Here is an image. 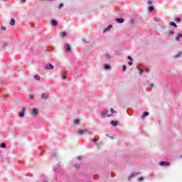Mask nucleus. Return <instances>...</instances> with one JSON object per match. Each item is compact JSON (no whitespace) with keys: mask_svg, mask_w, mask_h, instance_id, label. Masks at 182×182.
<instances>
[{"mask_svg":"<svg viewBox=\"0 0 182 182\" xmlns=\"http://www.w3.org/2000/svg\"><path fill=\"white\" fill-rule=\"evenodd\" d=\"M47 1H54V0H47Z\"/></svg>","mask_w":182,"mask_h":182,"instance_id":"50","label":"nucleus"},{"mask_svg":"<svg viewBox=\"0 0 182 182\" xmlns=\"http://www.w3.org/2000/svg\"><path fill=\"white\" fill-rule=\"evenodd\" d=\"M128 59H129V60H133V58L130 55L128 56Z\"/></svg>","mask_w":182,"mask_h":182,"instance_id":"43","label":"nucleus"},{"mask_svg":"<svg viewBox=\"0 0 182 182\" xmlns=\"http://www.w3.org/2000/svg\"><path fill=\"white\" fill-rule=\"evenodd\" d=\"M154 21L155 22H160V18H157V17H154Z\"/></svg>","mask_w":182,"mask_h":182,"instance_id":"31","label":"nucleus"},{"mask_svg":"<svg viewBox=\"0 0 182 182\" xmlns=\"http://www.w3.org/2000/svg\"><path fill=\"white\" fill-rule=\"evenodd\" d=\"M29 99H30V100H33L35 99V95H29Z\"/></svg>","mask_w":182,"mask_h":182,"instance_id":"30","label":"nucleus"},{"mask_svg":"<svg viewBox=\"0 0 182 182\" xmlns=\"http://www.w3.org/2000/svg\"><path fill=\"white\" fill-rule=\"evenodd\" d=\"M107 113H109V110L104 109L101 112L100 116H102V117H105V116H107Z\"/></svg>","mask_w":182,"mask_h":182,"instance_id":"5","label":"nucleus"},{"mask_svg":"<svg viewBox=\"0 0 182 182\" xmlns=\"http://www.w3.org/2000/svg\"><path fill=\"white\" fill-rule=\"evenodd\" d=\"M0 149H6V144L5 143H1L0 144Z\"/></svg>","mask_w":182,"mask_h":182,"instance_id":"21","label":"nucleus"},{"mask_svg":"<svg viewBox=\"0 0 182 182\" xmlns=\"http://www.w3.org/2000/svg\"><path fill=\"white\" fill-rule=\"evenodd\" d=\"M73 123H74V124H79L80 123V119H74Z\"/></svg>","mask_w":182,"mask_h":182,"instance_id":"22","label":"nucleus"},{"mask_svg":"<svg viewBox=\"0 0 182 182\" xmlns=\"http://www.w3.org/2000/svg\"><path fill=\"white\" fill-rule=\"evenodd\" d=\"M128 65H129V66H132L133 65V60H130L129 62H128Z\"/></svg>","mask_w":182,"mask_h":182,"instance_id":"37","label":"nucleus"},{"mask_svg":"<svg viewBox=\"0 0 182 182\" xmlns=\"http://www.w3.org/2000/svg\"><path fill=\"white\" fill-rule=\"evenodd\" d=\"M19 117H23L25 116V108H23V110L18 113Z\"/></svg>","mask_w":182,"mask_h":182,"instance_id":"11","label":"nucleus"},{"mask_svg":"<svg viewBox=\"0 0 182 182\" xmlns=\"http://www.w3.org/2000/svg\"><path fill=\"white\" fill-rule=\"evenodd\" d=\"M77 133H78V134L82 135V134H83L85 133V130H83V129H79V130L77 131Z\"/></svg>","mask_w":182,"mask_h":182,"instance_id":"26","label":"nucleus"},{"mask_svg":"<svg viewBox=\"0 0 182 182\" xmlns=\"http://www.w3.org/2000/svg\"><path fill=\"white\" fill-rule=\"evenodd\" d=\"M181 56V52H179L177 55H174V58L177 59V58H180Z\"/></svg>","mask_w":182,"mask_h":182,"instance_id":"29","label":"nucleus"},{"mask_svg":"<svg viewBox=\"0 0 182 182\" xmlns=\"http://www.w3.org/2000/svg\"><path fill=\"white\" fill-rule=\"evenodd\" d=\"M146 72H149V70H146Z\"/></svg>","mask_w":182,"mask_h":182,"instance_id":"52","label":"nucleus"},{"mask_svg":"<svg viewBox=\"0 0 182 182\" xmlns=\"http://www.w3.org/2000/svg\"><path fill=\"white\" fill-rule=\"evenodd\" d=\"M180 39H182V34L178 33V36L176 37V41L180 42Z\"/></svg>","mask_w":182,"mask_h":182,"instance_id":"13","label":"nucleus"},{"mask_svg":"<svg viewBox=\"0 0 182 182\" xmlns=\"http://www.w3.org/2000/svg\"><path fill=\"white\" fill-rule=\"evenodd\" d=\"M34 79L36 80H41V76H39L38 75H34Z\"/></svg>","mask_w":182,"mask_h":182,"instance_id":"25","label":"nucleus"},{"mask_svg":"<svg viewBox=\"0 0 182 182\" xmlns=\"http://www.w3.org/2000/svg\"><path fill=\"white\" fill-rule=\"evenodd\" d=\"M61 8H63V3H60L58 6V9H61Z\"/></svg>","mask_w":182,"mask_h":182,"instance_id":"33","label":"nucleus"},{"mask_svg":"<svg viewBox=\"0 0 182 182\" xmlns=\"http://www.w3.org/2000/svg\"><path fill=\"white\" fill-rule=\"evenodd\" d=\"M58 167H59V164H58L55 166H54L53 167V171H56V170L58 169Z\"/></svg>","mask_w":182,"mask_h":182,"instance_id":"27","label":"nucleus"},{"mask_svg":"<svg viewBox=\"0 0 182 182\" xmlns=\"http://www.w3.org/2000/svg\"><path fill=\"white\" fill-rule=\"evenodd\" d=\"M90 141H92L93 143H95V144H96V143H97V139H96L95 138H91Z\"/></svg>","mask_w":182,"mask_h":182,"instance_id":"28","label":"nucleus"},{"mask_svg":"<svg viewBox=\"0 0 182 182\" xmlns=\"http://www.w3.org/2000/svg\"><path fill=\"white\" fill-rule=\"evenodd\" d=\"M77 160L81 161V160H82V158H81L80 156H77Z\"/></svg>","mask_w":182,"mask_h":182,"instance_id":"45","label":"nucleus"},{"mask_svg":"<svg viewBox=\"0 0 182 182\" xmlns=\"http://www.w3.org/2000/svg\"><path fill=\"white\" fill-rule=\"evenodd\" d=\"M10 25L11 26H15V20L14 18H11L10 21Z\"/></svg>","mask_w":182,"mask_h":182,"instance_id":"23","label":"nucleus"},{"mask_svg":"<svg viewBox=\"0 0 182 182\" xmlns=\"http://www.w3.org/2000/svg\"><path fill=\"white\" fill-rule=\"evenodd\" d=\"M148 11H149V12H153V11H154V6H149Z\"/></svg>","mask_w":182,"mask_h":182,"instance_id":"18","label":"nucleus"},{"mask_svg":"<svg viewBox=\"0 0 182 182\" xmlns=\"http://www.w3.org/2000/svg\"><path fill=\"white\" fill-rule=\"evenodd\" d=\"M50 23L52 26H58V21L55 20H51Z\"/></svg>","mask_w":182,"mask_h":182,"instance_id":"15","label":"nucleus"},{"mask_svg":"<svg viewBox=\"0 0 182 182\" xmlns=\"http://www.w3.org/2000/svg\"><path fill=\"white\" fill-rule=\"evenodd\" d=\"M52 157H55L56 156V152L54 151L51 154Z\"/></svg>","mask_w":182,"mask_h":182,"instance_id":"39","label":"nucleus"},{"mask_svg":"<svg viewBox=\"0 0 182 182\" xmlns=\"http://www.w3.org/2000/svg\"><path fill=\"white\" fill-rule=\"evenodd\" d=\"M112 28H113V25L109 24L107 28H105L103 30V33H106V32L110 31V29H112Z\"/></svg>","mask_w":182,"mask_h":182,"instance_id":"4","label":"nucleus"},{"mask_svg":"<svg viewBox=\"0 0 182 182\" xmlns=\"http://www.w3.org/2000/svg\"><path fill=\"white\" fill-rule=\"evenodd\" d=\"M104 69L105 70H111L112 65H110L109 64H104Z\"/></svg>","mask_w":182,"mask_h":182,"instance_id":"6","label":"nucleus"},{"mask_svg":"<svg viewBox=\"0 0 182 182\" xmlns=\"http://www.w3.org/2000/svg\"><path fill=\"white\" fill-rule=\"evenodd\" d=\"M111 116H112L111 114H109L107 115V117H111Z\"/></svg>","mask_w":182,"mask_h":182,"instance_id":"48","label":"nucleus"},{"mask_svg":"<svg viewBox=\"0 0 182 182\" xmlns=\"http://www.w3.org/2000/svg\"><path fill=\"white\" fill-rule=\"evenodd\" d=\"M110 124L114 126V127H116V126H117V124H119V122L112 120L110 122Z\"/></svg>","mask_w":182,"mask_h":182,"instance_id":"12","label":"nucleus"},{"mask_svg":"<svg viewBox=\"0 0 182 182\" xmlns=\"http://www.w3.org/2000/svg\"><path fill=\"white\" fill-rule=\"evenodd\" d=\"M159 166H170V163L166 162V161H161L159 163Z\"/></svg>","mask_w":182,"mask_h":182,"instance_id":"9","label":"nucleus"},{"mask_svg":"<svg viewBox=\"0 0 182 182\" xmlns=\"http://www.w3.org/2000/svg\"><path fill=\"white\" fill-rule=\"evenodd\" d=\"M1 31H6V27L1 26Z\"/></svg>","mask_w":182,"mask_h":182,"instance_id":"41","label":"nucleus"},{"mask_svg":"<svg viewBox=\"0 0 182 182\" xmlns=\"http://www.w3.org/2000/svg\"><path fill=\"white\" fill-rule=\"evenodd\" d=\"M67 35H68V33H66V32H61L60 33V38H65V36H67Z\"/></svg>","mask_w":182,"mask_h":182,"instance_id":"19","label":"nucleus"},{"mask_svg":"<svg viewBox=\"0 0 182 182\" xmlns=\"http://www.w3.org/2000/svg\"><path fill=\"white\" fill-rule=\"evenodd\" d=\"M4 1H9V0H4Z\"/></svg>","mask_w":182,"mask_h":182,"instance_id":"51","label":"nucleus"},{"mask_svg":"<svg viewBox=\"0 0 182 182\" xmlns=\"http://www.w3.org/2000/svg\"><path fill=\"white\" fill-rule=\"evenodd\" d=\"M55 67L53 66V65L48 63L47 65L45 66L44 69H46V70H52V69H53Z\"/></svg>","mask_w":182,"mask_h":182,"instance_id":"2","label":"nucleus"},{"mask_svg":"<svg viewBox=\"0 0 182 182\" xmlns=\"http://www.w3.org/2000/svg\"><path fill=\"white\" fill-rule=\"evenodd\" d=\"M174 34V32H173V31H170L169 33H168V35H173Z\"/></svg>","mask_w":182,"mask_h":182,"instance_id":"44","label":"nucleus"},{"mask_svg":"<svg viewBox=\"0 0 182 182\" xmlns=\"http://www.w3.org/2000/svg\"><path fill=\"white\" fill-rule=\"evenodd\" d=\"M115 21L117 22V23H123V22H124V18H116Z\"/></svg>","mask_w":182,"mask_h":182,"instance_id":"10","label":"nucleus"},{"mask_svg":"<svg viewBox=\"0 0 182 182\" xmlns=\"http://www.w3.org/2000/svg\"><path fill=\"white\" fill-rule=\"evenodd\" d=\"M43 182H48V181H43Z\"/></svg>","mask_w":182,"mask_h":182,"instance_id":"55","label":"nucleus"},{"mask_svg":"<svg viewBox=\"0 0 182 182\" xmlns=\"http://www.w3.org/2000/svg\"><path fill=\"white\" fill-rule=\"evenodd\" d=\"M112 58V55H110V54L107 53L105 55V59H107V60H110Z\"/></svg>","mask_w":182,"mask_h":182,"instance_id":"16","label":"nucleus"},{"mask_svg":"<svg viewBox=\"0 0 182 182\" xmlns=\"http://www.w3.org/2000/svg\"><path fill=\"white\" fill-rule=\"evenodd\" d=\"M139 173L137 172H133L130 174V176L128 178V181H130V180H132V178H133V177H136V176H139Z\"/></svg>","mask_w":182,"mask_h":182,"instance_id":"3","label":"nucleus"},{"mask_svg":"<svg viewBox=\"0 0 182 182\" xmlns=\"http://www.w3.org/2000/svg\"><path fill=\"white\" fill-rule=\"evenodd\" d=\"M153 1L151 0L148 1V5H152Z\"/></svg>","mask_w":182,"mask_h":182,"instance_id":"40","label":"nucleus"},{"mask_svg":"<svg viewBox=\"0 0 182 182\" xmlns=\"http://www.w3.org/2000/svg\"><path fill=\"white\" fill-rule=\"evenodd\" d=\"M22 4H25L26 2V0H21Z\"/></svg>","mask_w":182,"mask_h":182,"instance_id":"46","label":"nucleus"},{"mask_svg":"<svg viewBox=\"0 0 182 182\" xmlns=\"http://www.w3.org/2000/svg\"><path fill=\"white\" fill-rule=\"evenodd\" d=\"M169 25L171 26H173V28H177V24L175 22H173V21L170 22Z\"/></svg>","mask_w":182,"mask_h":182,"instance_id":"20","label":"nucleus"},{"mask_svg":"<svg viewBox=\"0 0 182 182\" xmlns=\"http://www.w3.org/2000/svg\"><path fill=\"white\" fill-rule=\"evenodd\" d=\"M68 73L66 71L64 72V73L62 75V79L63 80H66Z\"/></svg>","mask_w":182,"mask_h":182,"instance_id":"17","label":"nucleus"},{"mask_svg":"<svg viewBox=\"0 0 182 182\" xmlns=\"http://www.w3.org/2000/svg\"><path fill=\"white\" fill-rule=\"evenodd\" d=\"M149 112H143L141 117V119H144V117L149 116Z\"/></svg>","mask_w":182,"mask_h":182,"instance_id":"14","label":"nucleus"},{"mask_svg":"<svg viewBox=\"0 0 182 182\" xmlns=\"http://www.w3.org/2000/svg\"><path fill=\"white\" fill-rule=\"evenodd\" d=\"M150 86H151V87H153V84H151Z\"/></svg>","mask_w":182,"mask_h":182,"instance_id":"49","label":"nucleus"},{"mask_svg":"<svg viewBox=\"0 0 182 182\" xmlns=\"http://www.w3.org/2000/svg\"><path fill=\"white\" fill-rule=\"evenodd\" d=\"M8 46V44L4 43L3 44V49H6V47Z\"/></svg>","mask_w":182,"mask_h":182,"instance_id":"34","label":"nucleus"},{"mask_svg":"<svg viewBox=\"0 0 182 182\" xmlns=\"http://www.w3.org/2000/svg\"><path fill=\"white\" fill-rule=\"evenodd\" d=\"M75 167L76 168H79V167H80V165L76 164L75 165Z\"/></svg>","mask_w":182,"mask_h":182,"instance_id":"42","label":"nucleus"},{"mask_svg":"<svg viewBox=\"0 0 182 182\" xmlns=\"http://www.w3.org/2000/svg\"><path fill=\"white\" fill-rule=\"evenodd\" d=\"M110 112H111V113H116V111H114V109H113V108H110Z\"/></svg>","mask_w":182,"mask_h":182,"instance_id":"35","label":"nucleus"},{"mask_svg":"<svg viewBox=\"0 0 182 182\" xmlns=\"http://www.w3.org/2000/svg\"><path fill=\"white\" fill-rule=\"evenodd\" d=\"M48 98L49 97L46 93L43 92L41 94V99H43V100H48Z\"/></svg>","mask_w":182,"mask_h":182,"instance_id":"8","label":"nucleus"},{"mask_svg":"<svg viewBox=\"0 0 182 182\" xmlns=\"http://www.w3.org/2000/svg\"><path fill=\"white\" fill-rule=\"evenodd\" d=\"M31 114V116H38L39 114V110L37 108H33Z\"/></svg>","mask_w":182,"mask_h":182,"instance_id":"1","label":"nucleus"},{"mask_svg":"<svg viewBox=\"0 0 182 182\" xmlns=\"http://www.w3.org/2000/svg\"><path fill=\"white\" fill-rule=\"evenodd\" d=\"M137 69L139 71V75H143V73H144V70L140 68V67H137Z\"/></svg>","mask_w":182,"mask_h":182,"instance_id":"24","label":"nucleus"},{"mask_svg":"<svg viewBox=\"0 0 182 182\" xmlns=\"http://www.w3.org/2000/svg\"><path fill=\"white\" fill-rule=\"evenodd\" d=\"M143 180H144L143 177L138 178V181H143Z\"/></svg>","mask_w":182,"mask_h":182,"instance_id":"36","label":"nucleus"},{"mask_svg":"<svg viewBox=\"0 0 182 182\" xmlns=\"http://www.w3.org/2000/svg\"><path fill=\"white\" fill-rule=\"evenodd\" d=\"M65 49L66 52H70L72 50V48H70V45L68 43L65 45Z\"/></svg>","mask_w":182,"mask_h":182,"instance_id":"7","label":"nucleus"},{"mask_svg":"<svg viewBox=\"0 0 182 182\" xmlns=\"http://www.w3.org/2000/svg\"><path fill=\"white\" fill-rule=\"evenodd\" d=\"M112 177H114V175H112Z\"/></svg>","mask_w":182,"mask_h":182,"instance_id":"54","label":"nucleus"},{"mask_svg":"<svg viewBox=\"0 0 182 182\" xmlns=\"http://www.w3.org/2000/svg\"><path fill=\"white\" fill-rule=\"evenodd\" d=\"M176 22H180L181 21V19H180V18H175Z\"/></svg>","mask_w":182,"mask_h":182,"instance_id":"38","label":"nucleus"},{"mask_svg":"<svg viewBox=\"0 0 182 182\" xmlns=\"http://www.w3.org/2000/svg\"><path fill=\"white\" fill-rule=\"evenodd\" d=\"M18 164H22V162L21 161H18Z\"/></svg>","mask_w":182,"mask_h":182,"instance_id":"47","label":"nucleus"},{"mask_svg":"<svg viewBox=\"0 0 182 182\" xmlns=\"http://www.w3.org/2000/svg\"><path fill=\"white\" fill-rule=\"evenodd\" d=\"M181 159H182V155H181Z\"/></svg>","mask_w":182,"mask_h":182,"instance_id":"53","label":"nucleus"},{"mask_svg":"<svg viewBox=\"0 0 182 182\" xmlns=\"http://www.w3.org/2000/svg\"><path fill=\"white\" fill-rule=\"evenodd\" d=\"M127 70V67L126 65H122V70H124V72H126V70Z\"/></svg>","mask_w":182,"mask_h":182,"instance_id":"32","label":"nucleus"}]
</instances>
